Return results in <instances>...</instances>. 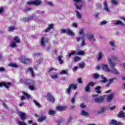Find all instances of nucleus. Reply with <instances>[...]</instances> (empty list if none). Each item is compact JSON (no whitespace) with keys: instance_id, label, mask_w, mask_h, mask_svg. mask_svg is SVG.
<instances>
[{"instance_id":"1","label":"nucleus","mask_w":125,"mask_h":125,"mask_svg":"<svg viewBox=\"0 0 125 125\" xmlns=\"http://www.w3.org/2000/svg\"><path fill=\"white\" fill-rule=\"evenodd\" d=\"M24 83L28 86L30 90H35L36 89V81L33 79H27L23 81Z\"/></svg>"},{"instance_id":"2","label":"nucleus","mask_w":125,"mask_h":125,"mask_svg":"<svg viewBox=\"0 0 125 125\" xmlns=\"http://www.w3.org/2000/svg\"><path fill=\"white\" fill-rule=\"evenodd\" d=\"M108 63H109L112 70H110V73H112V74H115V75H120V73L118 72V70L115 68V66H116V62H112L110 58H108Z\"/></svg>"},{"instance_id":"3","label":"nucleus","mask_w":125,"mask_h":125,"mask_svg":"<svg viewBox=\"0 0 125 125\" xmlns=\"http://www.w3.org/2000/svg\"><path fill=\"white\" fill-rule=\"evenodd\" d=\"M16 43H20V39L18 37L15 36L13 39V41L10 43V46H11L12 48H15V47H17Z\"/></svg>"},{"instance_id":"4","label":"nucleus","mask_w":125,"mask_h":125,"mask_svg":"<svg viewBox=\"0 0 125 125\" xmlns=\"http://www.w3.org/2000/svg\"><path fill=\"white\" fill-rule=\"evenodd\" d=\"M74 1H75L76 3H74V5H75L76 9H79L81 10L82 9V6L83 5L81 4L82 2H83V0H73Z\"/></svg>"},{"instance_id":"5","label":"nucleus","mask_w":125,"mask_h":125,"mask_svg":"<svg viewBox=\"0 0 125 125\" xmlns=\"http://www.w3.org/2000/svg\"><path fill=\"white\" fill-rule=\"evenodd\" d=\"M61 32L62 34H65V33L68 34L69 36H74V33L72 31V30H71L70 28H67L66 29H61Z\"/></svg>"},{"instance_id":"6","label":"nucleus","mask_w":125,"mask_h":125,"mask_svg":"<svg viewBox=\"0 0 125 125\" xmlns=\"http://www.w3.org/2000/svg\"><path fill=\"white\" fill-rule=\"evenodd\" d=\"M27 4H34V5H41L42 4V0H34V1H31L27 2Z\"/></svg>"},{"instance_id":"7","label":"nucleus","mask_w":125,"mask_h":125,"mask_svg":"<svg viewBox=\"0 0 125 125\" xmlns=\"http://www.w3.org/2000/svg\"><path fill=\"white\" fill-rule=\"evenodd\" d=\"M48 43V38L44 39V37H42L41 38V46H42V47H44V46H45V43Z\"/></svg>"},{"instance_id":"8","label":"nucleus","mask_w":125,"mask_h":125,"mask_svg":"<svg viewBox=\"0 0 125 125\" xmlns=\"http://www.w3.org/2000/svg\"><path fill=\"white\" fill-rule=\"evenodd\" d=\"M101 68H102V70L104 71V72H106L107 73H110V72H111V69L109 68L108 65L107 64H102L101 66Z\"/></svg>"},{"instance_id":"9","label":"nucleus","mask_w":125,"mask_h":125,"mask_svg":"<svg viewBox=\"0 0 125 125\" xmlns=\"http://www.w3.org/2000/svg\"><path fill=\"white\" fill-rule=\"evenodd\" d=\"M104 11H106V12H111L110 8H109V6H108V2L107 1L104 2Z\"/></svg>"},{"instance_id":"10","label":"nucleus","mask_w":125,"mask_h":125,"mask_svg":"<svg viewBox=\"0 0 125 125\" xmlns=\"http://www.w3.org/2000/svg\"><path fill=\"white\" fill-rule=\"evenodd\" d=\"M47 100H48V101H49L50 102H52V103H54V102H55V100L54 99V98L50 94H48L47 95Z\"/></svg>"},{"instance_id":"11","label":"nucleus","mask_w":125,"mask_h":125,"mask_svg":"<svg viewBox=\"0 0 125 125\" xmlns=\"http://www.w3.org/2000/svg\"><path fill=\"white\" fill-rule=\"evenodd\" d=\"M94 101L96 103H102L104 101V98L103 97H100L94 99Z\"/></svg>"},{"instance_id":"12","label":"nucleus","mask_w":125,"mask_h":125,"mask_svg":"<svg viewBox=\"0 0 125 125\" xmlns=\"http://www.w3.org/2000/svg\"><path fill=\"white\" fill-rule=\"evenodd\" d=\"M114 96H115V94L114 93H112L111 94L108 95L106 97L107 102H111L113 98H114Z\"/></svg>"},{"instance_id":"13","label":"nucleus","mask_w":125,"mask_h":125,"mask_svg":"<svg viewBox=\"0 0 125 125\" xmlns=\"http://www.w3.org/2000/svg\"><path fill=\"white\" fill-rule=\"evenodd\" d=\"M10 85H11V83H5L4 82L0 83V87H1V86H5L6 88H9Z\"/></svg>"},{"instance_id":"14","label":"nucleus","mask_w":125,"mask_h":125,"mask_svg":"<svg viewBox=\"0 0 125 125\" xmlns=\"http://www.w3.org/2000/svg\"><path fill=\"white\" fill-rule=\"evenodd\" d=\"M21 61L22 63H23V64H29L31 63V59L29 58L21 59Z\"/></svg>"},{"instance_id":"15","label":"nucleus","mask_w":125,"mask_h":125,"mask_svg":"<svg viewBox=\"0 0 125 125\" xmlns=\"http://www.w3.org/2000/svg\"><path fill=\"white\" fill-rule=\"evenodd\" d=\"M53 27H54V25L53 24H49L48 27L44 30V32L45 33L48 32L51 30V29H53Z\"/></svg>"},{"instance_id":"16","label":"nucleus","mask_w":125,"mask_h":125,"mask_svg":"<svg viewBox=\"0 0 125 125\" xmlns=\"http://www.w3.org/2000/svg\"><path fill=\"white\" fill-rule=\"evenodd\" d=\"M66 109H67V106H57L56 107V109L60 111H65Z\"/></svg>"},{"instance_id":"17","label":"nucleus","mask_w":125,"mask_h":125,"mask_svg":"<svg viewBox=\"0 0 125 125\" xmlns=\"http://www.w3.org/2000/svg\"><path fill=\"white\" fill-rule=\"evenodd\" d=\"M19 114L20 116V119L21 121H24L26 119V113L22 112H19Z\"/></svg>"},{"instance_id":"18","label":"nucleus","mask_w":125,"mask_h":125,"mask_svg":"<svg viewBox=\"0 0 125 125\" xmlns=\"http://www.w3.org/2000/svg\"><path fill=\"white\" fill-rule=\"evenodd\" d=\"M87 37L90 42H95V39H94V36L92 34H88Z\"/></svg>"},{"instance_id":"19","label":"nucleus","mask_w":125,"mask_h":125,"mask_svg":"<svg viewBox=\"0 0 125 125\" xmlns=\"http://www.w3.org/2000/svg\"><path fill=\"white\" fill-rule=\"evenodd\" d=\"M111 124L113 125H122V123L118 122V121H116L115 119L111 120Z\"/></svg>"},{"instance_id":"20","label":"nucleus","mask_w":125,"mask_h":125,"mask_svg":"<svg viewBox=\"0 0 125 125\" xmlns=\"http://www.w3.org/2000/svg\"><path fill=\"white\" fill-rule=\"evenodd\" d=\"M34 17H35V15H32V16H31L28 18L23 19V21L24 22H27V21H30L32 19H34Z\"/></svg>"},{"instance_id":"21","label":"nucleus","mask_w":125,"mask_h":125,"mask_svg":"<svg viewBox=\"0 0 125 125\" xmlns=\"http://www.w3.org/2000/svg\"><path fill=\"white\" fill-rule=\"evenodd\" d=\"M115 80H117V78H113L112 79H109V83L106 85L107 87L110 86V84H111V83H114V81H115Z\"/></svg>"},{"instance_id":"22","label":"nucleus","mask_w":125,"mask_h":125,"mask_svg":"<svg viewBox=\"0 0 125 125\" xmlns=\"http://www.w3.org/2000/svg\"><path fill=\"white\" fill-rule=\"evenodd\" d=\"M45 120H46V116H42L38 119V122H39L40 123H42V122H43V121H44Z\"/></svg>"},{"instance_id":"23","label":"nucleus","mask_w":125,"mask_h":125,"mask_svg":"<svg viewBox=\"0 0 125 125\" xmlns=\"http://www.w3.org/2000/svg\"><path fill=\"white\" fill-rule=\"evenodd\" d=\"M84 37H85V35H83L82 36V42L81 44V46H84L85 45V42H84Z\"/></svg>"},{"instance_id":"24","label":"nucleus","mask_w":125,"mask_h":125,"mask_svg":"<svg viewBox=\"0 0 125 125\" xmlns=\"http://www.w3.org/2000/svg\"><path fill=\"white\" fill-rule=\"evenodd\" d=\"M71 89H74V90H76L77 89V84H74V83H71L69 85V86Z\"/></svg>"},{"instance_id":"25","label":"nucleus","mask_w":125,"mask_h":125,"mask_svg":"<svg viewBox=\"0 0 125 125\" xmlns=\"http://www.w3.org/2000/svg\"><path fill=\"white\" fill-rule=\"evenodd\" d=\"M77 55H80L81 56H83L85 55V53L84 52V51L83 50H80L77 52Z\"/></svg>"},{"instance_id":"26","label":"nucleus","mask_w":125,"mask_h":125,"mask_svg":"<svg viewBox=\"0 0 125 125\" xmlns=\"http://www.w3.org/2000/svg\"><path fill=\"white\" fill-rule=\"evenodd\" d=\"M115 25H120V26H122L123 27L125 26V23H123L121 21H117L115 23Z\"/></svg>"},{"instance_id":"27","label":"nucleus","mask_w":125,"mask_h":125,"mask_svg":"<svg viewBox=\"0 0 125 125\" xmlns=\"http://www.w3.org/2000/svg\"><path fill=\"white\" fill-rule=\"evenodd\" d=\"M111 2L112 5H117L119 4V0H111Z\"/></svg>"},{"instance_id":"28","label":"nucleus","mask_w":125,"mask_h":125,"mask_svg":"<svg viewBox=\"0 0 125 125\" xmlns=\"http://www.w3.org/2000/svg\"><path fill=\"white\" fill-rule=\"evenodd\" d=\"M103 57V54L102 53V52H100L98 53V57H97L98 60H99V61L101 60Z\"/></svg>"},{"instance_id":"29","label":"nucleus","mask_w":125,"mask_h":125,"mask_svg":"<svg viewBox=\"0 0 125 125\" xmlns=\"http://www.w3.org/2000/svg\"><path fill=\"white\" fill-rule=\"evenodd\" d=\"M119 118H125V113L124 111H120L118 114Z\"/></svg>"},{"instance_id":"30","label":"nucleus","mask_w":125,"mask_h":125,"mask_svg":"<svg viewBox=\"0 0 125 125\" xmlns=\"http://www.w3.org/2000/svg\"><path fill=\"white\" fill-rule=\"evenodd\" d=\"M105 110H106V108L105 107H101V109L98 111V114H102L105 112Z\"/></svg>"},{"instance_id":"31","label":"nucleus","mask_w":125,"mask_h":125,"mask_svg":"<svg viewBox=\"0 0 125 125\" xmlns=\"http://www.w3.org/2000/svg\"><path fill=\"white\" fill-rule=\"evenodd\" d=\"M28 71L30 72L32 77H35V73H34V70H33V68H32L31 67H29L28 68Z\"/></svg>"},{"instance_id":"32","label":"nucleus","mask_w":125,"mask_h":125,"mask_svg":"<svg viewBox=\"0 0 125 125\" xmlns=\"http://www.w3.org/2000/svg\"><path fill=\"white\" fill-rule=\"evenodd\" d=\"M101 78L102 80L101 81V83H105L107 82V79L105 78L104 75H102L101 76Z\"/></svg>"},{"instance_id":"33","label":"nucleus","mask_w":125,"mask_h":125,"mask_svg":"<svg viewBox=\"0 0 125 125\" xmlns=\"http://www.w3.org/2000/svg\"><path fill=\"white\" fill-rule=\"evenodd\" d=\"M101 88V87H100L99 86H97L95 88L96 92L98 94H100V93H101V91H100Z\"/></svg>"},{"instance_id":"34","label":"nucleus","mask_w":125,"mask_h":125,"mask_svg":"<svg viewBox=\"0 0 125 125\" xmlns=\"http://www.w3.org/2000/svg\"><path fill=\"white\" fill-rule=\"evenodd\" d=\"M81 116H88L89 114H88V113H87V112L84 110H82L81 112Z\"/></svg>"},{"instance_id":"35","label":"nucleus","mask_w":125,"mask_h":125,"mask_svg":"<svg viewBox=\"0 0 125 125\" xmlns=\"http://www.w3.org/2000/svg\"><path fill=\"white\" fill-rule=\"evenodd\" d=\"M17 123L18 124V125H27V124H26V123H25V122L21 121L20 120H18Z\"/></svg>"},{"instance_id":"36","label":"nucleus","mask_w":125,"mask_h":125,"mask_svg":"<svg viewBox=\"0 0 125 125\" xmlns=\"http://www.w3.org/2000/svg\"><path fill=\"white\" fill-rule=\"evenodd\" d=\"M22 93L23 95H25V96H26L27 99H30V98H31V95L28 94V93L24 91L22 92Z\"/></svg>"},{"instance_id":"37","label":"nucleus","mask_w":125,"mask_h":125,"mask_svg":"<svg viewBox=\"0 0 125 125\" xmlns=\"http://www.w3.org/2000/svg\"><path fill=\"white\" fill-rule=\"evenodd\" d=\"M75 12L76 13V17L77 18H78V19H81V18H82V14H81V13H80V12L77 10L75 11Z\"/></svg>"},{"instance_id":"38","label":"nucleus","mask_w":125,"mask_h":125,"mask_svg":"<svg viewBox=\"0 0 125 125\" xmlns=\"http://www.w3.org/2000/svg\"><path fill=\"white\" fill-rule=\"evenodd\" d=\"M51 78L52 79H58V73H55L54 74H53L51 76Z\"/></svg>"},{"instance_id":"39","label":"nucleus","mask_w":125,"mask_h":125,"mask_svg":"<svg viewBox=\"0 0 125 125\" xmlns=\"http://www.w3.org/2000/svg\"><path fill=\"white\" fill-rule=\"evenodd\" d=\"M33 103H34L35 105L37 106V107H39V108H41V104L38 103V102L36 100H34Z\"/></svg>"},{"instance_id":"40","label":"nucleus","mask_w":125,"mask_h":125,"mask_svg":"<svg viewBox=\"0 0 125 125\" xmlns=\"http://www.w3.org/2000/svg\"><path fill=\"white\" fill-rule=\"evenodd\" d=\"M58 60L60 62V64H63V61L62 60V56H60L58 57Z\"/></svg>"},{"instance_id":"41","label":"nucleus","mask_w":125,"mask_h":125,"mask_svg":"<svg viewBox=\"0 0 125 125\" xmlns=\"http://www.w3.org/2000/svg\"><path fill=\"white\" fill-rule=\"evenodd\" d=\"M64 121H65V120L63 119H61L58 120L57 121V123L58 124V125H60V124H62V123H64Z\"/></svg>"},{"instance_id":"42","label":"nucleus","mask_w":125,"mask_h":125,"mask_svg":"<svg viewBox=\"0 0 125 125\" xmlns=\"http://www.w3.org/2000/svg\"><path fill=\"white\" fill-rule=\"evenodd\" d=\"M66 93H67V94H69V95H70V94H71V88L68 87L66 90Z\"/></svg>"},{"instance_id":"43","label":"nucleus","mask_w":125,"mask_h":125,"mask_svg":"<svg viewBox=\"0 0 125 125\" xmlns=\"http://www.w3.org/2000/svg\"><path fill=\"white\" fill-rule=\"evenodd\" d=\"M76 55V52L73 51V52H71L70 53H68V55H67V56L68 57H71L72 55Z\"/></svg>"},{"instance_id":"44","label":"nucleus","mask_w":125,"mask_h":125,"mask_svg":"<svg viewBox=\"0 0 125 125\" xmlns=\"http://www.w3.org/2000/svg\"><path fill=\"white\" fill-rule=\"evenodd\" d=\"M90 90V87L89 86H88V85H87L85 87V91H86V92H89Z\"/></svg>"},{"instance_id":"45","label":"nucleus","mask_w":125,"mask_h":125,"mask_svg":"<svg viewBox=\"0 0 125 125\" xmlns=\"http://www.w3.org/2000/svg\"><path fill=\"white\" fill-rule=\"evenodd\" d=\"M55 114H56V112L54 110H50L49 111V115H55Z\"/></svg>"},{"instance_id":"46","label":"nucleus","mask_w":125,"mask_h":125,"mask_svg":"<svg viewBox=\"0 0 125 125\" xmlns=\"http://www.w3.org/2000/svg\"><path fill=\"white\" fill-rule=\"evenodd\" d=\"M79 60H81V58L78 56H76L74 58V62H78Z\"/></svg>"},{"instance_id":"47","label":"nucleus","mask_w":125,"mask_h":125,"mask_svg":"<svg viewBox=\"0 0 125 125\" xmlns=\"http://www.w3.org/2000/svg\"><path fill=\"white\" fill-rule=\"evenodd\" d=\"M53 71H57V70L56 69H55L54 68H53V67H51L49 70L48 72L49 73H52L53 72Z\"/></svg>"},{"instance_id":"48","label":"nucleus","mask_w":125,"mask_h":125,"mask_svg":"<svg viewBox=\"0 0 125 125\" xmlns=\"http://www.w3.org/2000/svg\"><path fill=\"white\" fill-rule=\"evenodd\" d=\"M14 29H15L14 27L11 26V27L8 28V31H9V32H12V31L14 30Z\"/></svg>"},{"instance_id":"49","label":"nucleus","mask_w":125,"mask_h":125,"mask_svg":"<svg viewBox=\"0 0 125 125\" xmlns=\"http://www.w3.org/2000/svg\"><path fill=\"white\" fill-rule=\"evenodd\" d=\"M109 43L111 46H115V42L114 41H110Z\"/></svg>"},{"instance_id":"50","label":"nucleus","mask_w":125,"mask_h":125,"mask_svg":"<svg viewBox=\"0 0 125 125\" xmlns=\"http://www.w3.org/2000/svg\"><path fill=\"white\" fill-rule=\"evenodd\" d=\"M60 74L61 75H66V74H67V71H66V70H63L62 71V72H61L60 73Z\"/></svg>"},{"instance_id":"51","label":"nucleus","mask_w":125,"mask_h":125,"mask_svg":"<svg viewBox=\"0 0 125 125\" xmlns=\"http://www.w3.org/2000/svg\"><path fill=\"white\" fill-rule=\"evenodd\" d=\"M111 60V62H113L112 61H116V60H117V59H118V58H117V57L116 56H113L112 57V58H110Z\"/></svg>"},{"instance_id":"52","label":"nucleus","mask_w":125,"mask_h":125,"mask_svg":"<svg viewBox=\"0 0 125 125\" xmlns=\"http://www.w3.org/2000/svg\"><path fill=\"white\" fill-rule=\"evenodd\" d=\"M93 78L94 79H98L99 78V75L98 74H94L93 75Z\"/></svg>"},{"instance_id":"53","label":"nucleus","mask_w":125,"mask_h":125,"mask_svg":"<svg viewBox=\"0 0 125 125\" xmlns=\"http://www.w3.org/2000/svg\"><path fill=\"white\" fill-rule=\"evenodd\" d=\"M79 34L81 35V37H83V35H84L83 34V29H80L79 30Z\"/></svg>"},{"instance_id":"54","label":"nucleus","mask_w":125,"mask_h":125,"mask_svg":"<svg viewBox=\"0 0 125 125\" xmlns=\"http://www.w3.org/2000/svg\"><path fill=\"white\" fill-rule=\"evenodd\" d=\"M47 4L49 5V6H53V3H52L51 1L47 2Z\"/></svg>"},{"instance_id":"55","label":"nucleus","mask_w":125,"mask_h":125,"mask_svg":"<svg viewBox=\"0 0 125 125\" xmlns=\"http://www.w3.org/2000/svg\"><path fill=\"white\" fill-rule=\"evenodd\" d=\"M79 66L81 69H83L84 68V63L79 64Z\"/></svg>"},{"instance_id":"56","label":"nucleus","mask_w":125,"mask_h":125,"mask_svg":"<svg viewBox=\"0 0 125 125\" xmlns=\"http://www.w3.org/2000/svg\"><path fill=\"white\" fill-rule=\"evenodd\" d=\"M10 66H11V67H13V68H17V65L14 63L10 64Z\"/></svg>"},{"instance_id":"57","label":"nucleus","mask_w":125,"mask_h":125,"mask_svg":"<svg viewBox=\"0 0 125 125\" xmlns=\"http://www.w3.org/2000/svg\"><path fill=\"white\" fill-rule=\"evenodd\" d=\"M107 24V21H104L101 22V25H104Z\"/></svg>"},{"instance_id":"58","label":"nucleus","mask_w":125,"mask_h":125,"mask_svg":"<svg viewBox=\"0 0 125 125\" xmlns=\"http://www.w3.org/2000/svg\"><path fill=\"white\" fill-rule=\"evenodd\" d=\"M87 85L89 86V85H91V86L93 87L94 85V83H93V82H90L88 83Z\"/></svg>"},{"instance_id":"59","label":"nucleus","mask_w":125,"mask_h":125,"mask_svg":"<svg viewBox=\"0 0 125 125\" xmlns=\"http://www.w3.org/2000/svg\"><path fill=\"white\" fill-rule=\"evenodd\" d=\"M31 10V8H26L24 10V12H28V11H30Z\"/></svg>"},{"instance_id":"60","label":"nucleus","mask_w":125,"mask_h":125,"mask_svg":"<svg viewBox=\"0 0 125 125\" xmlns=\"http://www.w3.org/2000/svg\"><path fill=\"white\" fill-rule=\"evenodd\" d=\"M37 13H39V14H44V11H38Z\"/></svg>"},{"instance_id":"61","label":"nucleus","mask_w":125,"mask_h":125,"mask_svg":"<svg viewBox=\"0 0 125 125\" xmlns=\"http://www.w3.org/2000/svg\"><path fill=\"white\" fill-rule=\"evenodd\" d=\"M75 100H76L75 99V97L72 98V99H71V103H72L73 104H74V103H75Z\"/></svg>"},{"instance_id":"62","label":"nucleus","mask_w":125,"mask_h":125,"mask_svg":"<svg viewBox=\"0 0 125 125\" xmlns=\"http://www.w3.org/2000/svg\"><path fill=\"white\" fill-rule=\"evenodd\" d=\"M80 107H81V108H82V109H83V108H85L86 106H85V105H84V104H82L80 105Z\"/></svg>"},{"instance_id":"63","label":"nucleus","mask_w":125,"mask_h":125,"mask_svg":"<svg viewBox=\"0 0 125 125\" xmlns=\"http://www.w3.org/2000/svg\"><path fill=\"white\" fill-rule=\"evenodd\" d=\"M78 83H83V81H82L81 78L78 79Z\"/></svg>"},{"instance_id":"64","label":"nucleus","mask_w":125,"mask_h":125,"mask_svg":"<svg viewBox=\"0 0 125 125\" xmlns=\"http://www.w3.org/2000/svg\"><path fill=\"white\" fill-rule=\"evenodd\" d=\"M39 55H40V53H34L33 54V56H39Z\"/></svg>"}]
</instances>
